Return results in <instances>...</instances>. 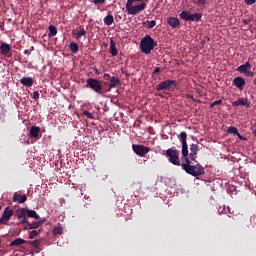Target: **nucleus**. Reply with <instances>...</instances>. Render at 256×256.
<instances>
[{"instance_id":"603ef678","label":"nucleus","mask_w":256,"mask_h":256,"mask_svg":"<svg viewBox=\"0 0 256 256\" xmlns=\"http://www.w3.org/2000/svg\"><path fill=\"white\" fill-rule=\"evenodd\" d=\"M194 103H199V104H201V103H203L201 100H197L196 99V101H194Z\"/></svg>"},{"instance_id":"c85d7f7f","label":"nucleus","mask_w":256,"mask_h":256,"mask_svg":"<svg viewBox=\"0 0 256 256\" xmlns=\"http://www.w3.org/2000/svg\"><path fill=\"white\" fill-rule=\"evenodd\" d=\"M197 7H205L207 5V0H190Z\"/></svg>"},{"instance_id":"3c124183","label":"nucleus","mask_w":256,"mask_h":256,"mask_svg":"<svg viewBox=\"0 0 256 256\" xmlns=\"http://www.w3.org/2000/svg\"><path fill=\"white\" fill-rule=\"evenodd\" d=\"M243 23H244L245 25H249V20H243Z\"/></svg>"},{"instance_id":"393cba45","label":"nucleus","mask_w":256,"mask_h":256,"mask_svg":"<svg viewBox=\"0 0 256 256\" xmlns=\"http://www.w3.org/2000/svg\"><path fill=\"white\" fill-rule=\"evenodd\" d=\"M25 243H27V240L17 238L10 243V247H19V245H25Z\"/></svg>"},{"instance_id":"864d4df0","label":"nucleus","mask_w":256,"mask_h":256,"mask_svg":"<svg viewBox=\"0 0 256 256\" xmlns=\"http://www.w3.org/2000/svg\"><path fill=\"white\" fill-rule=\"evenodd\" d=\"M30 51H35V47L32 46V47L30 48Z\"/></svg>"},{"instance_id":"9b49d317","label":"nucleus","mask_w":256,"mask_h":256,"mask_svg":"<svg viewBox=\"0 0 256 256\" xmlns=\"http://www.w3.org/2000/svg\"><path fill=\"white\" fill-rule=\"evenodd\" d=\"M13 209L11 207H6L1 218H0V225H7L11 217H13Z\"/></svg>"},{"instance_id":"4c0bfd02","label":"nucleus","mask_w":256,"mask_h":256,"mask_svg":"<svg viewBox=\"0 0 256 256\" xmlns=\"http://www.w3.org/2000/svg\"><path fill=\"white\" fill-rule=\"evenodd\" d=\"M92 3H94V5H103L105 0H93Z\"/></svg>"},{"instance_id":"4d7b16f0","label":"nucleus","mask_w":256,"mask_h":256,"mask_svg":"<svg viewBox=\"0 0 256 256\" xmlns=\"http://www.w3.org/2000/svg\"><path fill=\"white\" fill-rule=\"evenodd\" d=\"M1 209H2V206L0 205V211H1Z\"/></svg>"},{"instance_id":"f3484780","label":"nucleus","mask_w":256,"mask_h":256,"mask_svg":"<svg viewBox=\"0 0 256 256\" xmlns=\"http://www.w3.org/2000/svg\"><path fill=\"white\" fill-rule=\"evenodd\" d=\"M167 23L170 25V27H173V29H177V27H180L181 22L179 21V18L177 17H169L167 18Z\"/></svg>"},{"instance_id":"f704fd0d","label":"nucleus","mask_w":256,"mask_h":256,"mask_svg":"<svg viewBox=\"0 0 256 256\" xmlns=\"http://www.w3.org/2000/svg\"><path fill=\"white\" fill-rule=\"evenodd\" d=\"M83 115L85 116V117H87L88 119H94L95 117L93 116V113H91V112H89V111H87V110H85L84 112H83Z\"/></svg>"},{"instance_id":"6e6552de","label":"nucleus","mask_w":256,"mask_h":256,"mask_svg":"<svg viewBox=\"0 0 256 256\" xmlns=\"http://www.w3.org/2000/svg\"><path fill=\"white\" fill-rule=\"evenodd\" d=\"M180 141L182 143V159H189V147L187 146V132L180 133Z\"/></svg>"},{"instance_id":"f257e3e1","label":"nucleus","mask_w":256,"mask_h":256,"mask_svg":"<svg viewBox=\"0 0 256 256\" xmlns=\"http://www.w3.org/2000/svg\"><path fill=\"white\" fill-rule=\"evenodd\" d=\"M181 161V167L188 173V175H192V177H200V175L205 173V168H203L201 164L193 165V162H191L189 158H182Z\"/></svg>"},{"instance_id":"8fccbe9b","label":"nucleus","mask_w":256,"mask_h":256,"mask_svg":"<svg viewBox=\"0 0 256 256\" xmlns=\"http://www.w3.org/2000/svg\"><path fill=\"white\" fill-rule=\"evenodd\" d=\"M24 55H31V50H24Z\"/></svg>"},{"instance_id":"c9c22d12","label":"nucleus","mask_w":256,"mask_h":256,"mask_svg":"<svg viewBox=\"0 0 256 256\" xmlns=\"http://www.w3.org/2000/svg\"><path fill=\"white\" fill-rule=\"evenodd\" d=\"M217 105H223V100H216L212 104H210L211 109Z\"/></svg>"},{"instance_id":"a19ab883","label":"nucleus","mask_w":256,"mask_h":256,"mask_svg":"<svg viewBox=\"0 0 256 256\" xmlns=\"http://www.w3.org/2000/svg\"><path fill=\"white\" fill-rule=\"evenodd\" d=\"M246 77H253L255 75L254 72H252L251 70H248L246 73H245Z\"/></svg>"},{"instance_id":"5701e85b","label":"nucleus","mask_w":256,"mask_h":256,"mask_svg":"<svg viewBox=\"0 0 256 256\" xmlns=\"http://www.w3.org/2000/svg\"><path fill=\"white\" fill-rule=\"evenodd\" d=\"M28 245H31L32 247H35L36 253H39L41 251V240H34V241H27Z\"/></svg>"},{"instance_id":"49530a36","label":"nucleus","mask_w":256,"mask_h":256,"mask_svg":"<svg viewBox=\"0 0 256 256\" xmlns=\"http://www.w3.org/2000/svg\"><path fill=\"white\" fill-rule=\"evenodd\" d=\"M236 135H237L238 139H240V141H245V137H243L239 132Z\"/></svg>"},{"instance_id":"58836bf2","label":"nucleus","mask_w":256,"mask_h":256,"mask_svg":"<svg viewBox=\"0 0 256 256\" xmlns=\"http://www.w3.org/2000/svg\"><path fill=\"white\" fill-rule=\"evenodd\" d=\"M32 99H34L35 101H37L39 99V91H34L33 92Z\"/></svg>"},{"instance_id":"7c9ffc66","label":"nucleus","mask_w":256,"mask_h":256,"mask_svg":"<svg viewBox=\"0 0 256 256\" xmlns=\"http://www.w3.org/2000/svg\"><path fill=\"white\" fill-rule=\"evenodd\" d=\"M57 35V27L50 25L48 37H55Z\"/></svg>"},{"instance_id":"5fc2aeb1","label":"nucleus","mask_w":256,"mask_h":256,"mask_svg":"<svg viewBox=\"0 0 256 256\" xmlns=\"http://www.w3.org/2000/svg\"><path fill=\"white\" fill-rule=\"evenodd\" d=\"M189 161L191 162L194 161V163H197V160H191V158H189Z\"/></svg>"},{"instance_id":"a878e982","label":"nucleus","mask_w":256,"mask_h":256,"mask_svg":"<svg viewBox=\"0 0 256 256\" xmlns=\"http://www.w3.org/2000/svg\"><path fill=\"white\" fill-rule=\"evenodd\" d=\"M26 217H30V219H40L39 214L35 210L27 209Z\"/></svg>"},{"instance_id":"de8ad7c7","label":"nucleus","mask_w":256,"mask_h":256,"mask_svg":"<svg viewBox=\"0 0 256 256\" xmlns=\"http://www.w3.org/2000/svg\"><path fill=\"white\" fill-rule=\"evenodd\" d=\"M134 187H137L138 189H141V183H139V182L135 183Z\"/></svg>"},{"instance_id":"72a5a7b5","label":"nucleus","mask_w":256,"mask_h":256,"mask_svg":"<svg viewBox=\"0 0 256 256\" xmlns=\"http://www.w3.org/2000/svg\"><path fill=\"white\" fill-rule=\"evenodd\" d=\"M41 233V230L37 231V230H32L29 233V239H35L37 237V235H39Z\"/></svg>"},{"instance_id":"ddd939ff","label":"nucleus","mask_w":256,"mask_h":256,"mask_svg":"<svg viewBox=\"0 0 256 256\" xmlns=\"http://www.w3.org/2000/svg\"><path fill=\"white\" fill-rule=\"evenodd\" d=\"M232 107H251V102L247 98H238L232 102Z\"/></svg>"},{"instance_id":"7ed1b4c3","label":"nucleus","mask_w":256,"mask_h":256,"mask_svg":"<svg viewBox=\"0 0 256 256\" xmlns=\"http://www.w3.org/2000/svg\"><path fill=\"white\" fill-rule=\"evenodd\" d=\"M156 45L157 41H155L150 35H146L140 42V50L145 55H150Z\"/></svg>"},{"instance_id":"cd10ccee","label":"nucleus","mask_w":256,"mask_h":256,"mask_svg":"<svg viewBox=\"0 0 256 256\" xmlns=\"http://www.w3.org/2000/svg\"><path fill=\"white\" fill-rule=\"evenodd\" d=\"M115 19L113 18V15L109 14L104 18V25L110 26L113 25V22Z\"/></svg>"},{"instance_id":"e433bc0d","label":"nucleus","mask_w":256,"mask_h":256,"mask_svg":"<svg viewBox=\"0 0 256 256\" xmlns=\"http://www.w3.org/2000/svg\"><path fill=\"white\" fill-rule=\"evenodd\" d=\"M27 217H28V216H25L24 218H20V219H22V220L20 221V223H21L22 225H27L26 229H28V227H29V221L27 220Z\"/></svg>"},{"instance_id":"bb28decb","label":"nucleus","mask_w":256,"mask_h":256,"mask_svg":"<svg viewBox=\"0 0 256 256\" xmlns=\"http://www.w3.org/2000/svg\"><path fill=\"white\" fill-rule=\"evenodd\" d=\"M155 25H157V22L155 20H147L146 22H143V27H145L146 29H153Z\"/></svg>"},{"instance_id":"b1692460","label":"nucleus","mask_w":256,"mask_h":256,"mask_svg":"<svg viewBox=\"0 0 256 256\" xmlns=\"http://www.w3.org/2000/svg\"><path fill=\"white\" fill-rule=\"evenodd\" d=\"M45 223V220H39L33 223H28V229H39L41 225Z\"/></svg>"},{"instance_id":"c03bdc74","label":"nucleus","mask_w":256,"mask_h":256,"mask_svg":"<svg viewBox=\"0 0 256 256\" xmlns=\"http://www.w3.org/2000/svg\"><path fill=\"white\" fill-rule=\"evenodd\" d=\"M152 73H153V75H157V73H161V68L156 67Z\"/></svg>"},{"instance_id":"412c9836","label":"nucleus","mask_w":256,"mask_h":256,"mask_svg":"<svg viewBox=\"0 0 256 256\" xmlns=\"http://www.w3.org/2000/svg\"><path fill=\"white\" fill-rule=\"evenodd\" d=\"M15 217H17V219H23V218L27 217V208H20V209L16 210Z\"/></svg>"},{"instance_id":"4468645a","label":"nucleus","mask_w":256,"mask_h":256,"mask_svg":"<svg viewBox=\"0 0 256 256\" xmlns=\"http://www.w3.org/2000/svg\"><path fill=\"white\" fill-rule=\"evenodd\" d=\"M247 84V82L245 81V78L243 77H236L233 80V85L234 87H237V89H243V87H245V85Z\"/></svg>"},{"instance_id":"4be33fe9","label":"nucleus","mask_w":256,"mask_h":256,"mask_svg":"<svg viewBox=\"0 0 256 256\" xmlns=\"http://www.w3.org/2000/svg\"><path fill=\"white\" fill-rule=\"evenodd\" d=\"M21 85H24V87H33V78L31 77H23L20 80Z\"/></svg>"},{"instance_id":"ea45409f","label":"nucleus","mask_w":256,"mask_h":256,"mask_svg":"<svg viewBox=\"0 0 256 256\" xmlns=\"http://www.w3.org/2000/svg\"><path fill=\"white\" fill-rule=\"evenodd\" d=\"M111 77H112L111 75L105 73L104 76H103V79H104L105 81H111Z\"/></svg>"},{"instance_id":"6e6d98bb","label":"nucleus","mask_w":256,"mask_h":256,"mask_svg":"<svg viewBox=\"0 0 256 256\" xmlns=\"http://www.w3.org/2000/svg\"><path fill=\"white\" fill-rule=\"evenodd\" d=\"M253 83H254V85L256 86V78L254 79Z\"/></svg>"},{"instance_id":"2f4dec72","label":"nucleus","mask_w":256,"mask_h":256,"mask_svg":"<svg viewBox=\"0 0 256 256\" xmlns=\"http://www.w3.org/2000/svg\"><path fill=\"white\" fill-rule=\"evenodd\" d=\"M84 35H87V31H85V28H81L75 36V39H81L82 37H84Z\"/></svg>"},{"instance_id":"79ce46f5","label":"nucleus","mask_w":256,"mask_h":256,"mask_svg":"<svg viewBox=\"0 0 256 256\" xmlns=\"http://www.w3.org/2000/svg\"><path fill=\"white\" fill-rule=\"evenodd\" d=\"M54 233H58V235H62L63 234V229L55 228Z\"/></svg>"},{"instance_id":"37998d69","label":"nucleus","mask_w":256,"mask_h":256,"mask_svg":"<svg viewBox=\"0 0 256 256\" xmlns=\"http://www.w3.org/2000/svg\"><path fill=\"white\" fill-rule=\"evenodd\" d=\"M256 0H244V3H246L247 5H254Z\"/></svg>"},{"instance_id":"39448f33","label":"nucleus","mask_w":256,"mask_h":256,"mask_svg":"<svg viewBox=\"0 0 256 256\" xmlns=\"http://www.w3.org/2000/svg\"><path fill=\"white\" fill-rule=\"evenodd\" d=\"M146 7L147 4L145 2H142L135 6H133V2L126 3V11L128 15H137V13H140V11H145Z\"/></svg>"},{"instance_id":"2eb2a0df","label":"nucleus","mask_w":256,"mask_h":256,"mask_svg":"<svg viewBox=\"0 0 256 256\" xmlns=\"http://www.w3.org/2000/svg\"><path fill=\"white\" fill-rule=\"evenodd\" d=\"M198 152H199V147L197 146V144L190 145V154L188 159H190L191 161H195V159H197Z\"/></svg>"},{"instance_id":"09e8293b","label":"nucleus","mask_w":256,"mask_h":256,"mask_svg":"<svg viewBox=\"0 0 256 256\" xmlns=\"http://www.w3.org/2000/svg\"><path fill=\"white\" fill-rule=\"evenodd\" d=\"M135 1L141 2L143 0H127V3H135Z\"/></svg>"},{"instance_id":"f03ea898","label":"nucleus","mask_w":256,"mask_h":256,"mask_svg":"<svg viewBox=\"0 0 256 256\" xmlns=\"http://www.w3.org/2000/svg\"><path fill=\"white\" fill-rule=\"evenodd\" d=\"M86 87H89L97 95H105L107 90L103 87V81L96 78H88L86 80Z\"/></svg>"},{"instance_id":"a18cd8bd","label":"nucleus","mask_w":256,"mask_h":256,"mask_svg":"<svg viewBox=\"0 0 256 256\" xmlns=\"http://www.w3.org/2000/svg\"><path fill=\"white\" fill-rule=\"evenodd\" d=\"M186 99H191V101H197V99H195V97H193V95L191 94H186Z\"/></svg>"},{"instance_id":"dca6fc26","label":"nucleus","mask_w":256,"mask_h":256,"mask_svg":"<svg viewBox=\"0 0 256 256\" xmlns=\"http://www.w3.org/2000/svg\"><path fill=\"white\" fill-rule=\"evenodd\" d=\"M13 201L14 203H19V205H21L22 203H25V201H27V195H21L15 192L13 195Z\"/></svg>"},{"instance_id":"1a4fd4ad","label":"nucleus","mask_w":256,"mask_h":256,"mask_svg":"<svg viewBox=\"0 0 256 256\" xmlns=\"http://www.w3.org/2000/svg\"><path fill=\"white\" fill-rule=\"evenodd\" d=\"M132 149L136 155H139V157H145V155L151 151L149 147L139 144H133Z\"/></svg>"},{"instance_id":"f8f14e48","label":"nucleus","mask_w":256,"mask_h":256,"mask_svg":"<svg viewBox=\"0 0 256 256\" xmlns=\"http://www.w3.org/2000/svg\"><path fill=\"white\" fill-rule=\"evenodd\" d=\"M104 85L108 86V89H106V93H109L111 91V89H115V87H117L118 85H121V80L115 76H112L110 78V82H104Z\"/></svg>"},{"instance_id":"c756f323","label":"nucleus","mask_w":256,"mask_h":256,"mask_svg":"<svg viewBox=\"0 0 256 256\" xmlns=\"http://www.w3.org/2000/svg\"><path fill=\"white\" fill-rule=\"evenodd\" d=\"M70 50H71V53H79V45L75 42H71L70 43Z\"/></svg>"},{"instance_id":"20e7f679","label":"nucleus","mask_w":256,"mask_h":256,"mask_svg":"<svg viewBox=\"0 0 256 256\" xmlns=\"http://www.w3.org/2000/svg\"><path fill=\"white\" fill-rule=\"evenodd\" d=\"M166 155L168 157V161L172 163V165H176L177 167L181 166V160H179V150L173 146L166 150Z\"/></svg>"},{"instance_id":"6ab92c4d","label":"nucleus","mask_w":256,"mask_h":256,"mask_svg":"<svg viewBox=\"0 0 256 256\" xmlns=\"http://www.w3.org/2000/svg\"><path fill=\"white\" fill-rule=\"evenodd\" d=\"M236 71H239V73H243L245 75L248 71H251V64L249 61H247L245 64L240 65Z\"/></svg>"},{"instance_id":"a211bd4d","label":"nucleus","mask_w":256,"mask_h":256,"mask_svg":"<svg viewBox=\"0 0 256 256\" xmlns=\"http://www.w3.org/2000/svg\"><path fill=\"white\" fill-rule=\"evenodd\" d=\"M110 54L112 55V57H117V55L119 54V50H117V42H115V40L111 39L110 40Z\"/></svg>"},{"instance_id":"423d86ee","label":"nucleus","mask_w":256,"mask_h":256,"mask_svg":"<svg viewBox=\"0 0 256 256\" xmlns=\"http://www.w3.org/2000/svg\"><path fill=\"white\" fill-rule=\"evenodd\" d=\"M177 88V81L175 80H165L156 86V91H171Z\"/></svg>"},{"instance_id":"0eeeda50","label":"nucleus","mask_w":256,"mask_h":256,"mask_svg":"<svg viewBox=\"0 0 256 256\" xmlns=\"http://www.w3.org/2000/svg\"><path fill=\"white\" fill-rule=\"evenodd\" d=\"M201 17H203V14L201 13L191 14V12L187 10H183L180 13V19H182L183 21H195L197 23L201 21Z\"/></svg>"},{"instance_id":"473e14b6","label":"nucleus","mask_w":256,"mask_h":256,"mask_svg":"<svg viewBox=\"0 0 256 256\" xmlns=\"http://www.w3.org/2000/svg\"><path fill=\"white\" fill-rule=\"evenodd\" d=\"M227 133L231 135H239V130L233 126H230L227 130Z\"/></svg>"},{"instance_id":"9d476101","label":"nucleus","mask_w":256,"mask_h":256,"mask_svg":"<svg viewBox=\"0 0 256 256\" xmlns=\"http://www.w3.org/2000/svg\"><path fill=\"white\" fill-rule=\"evenodd\" d=\"M0 55L2 57H13V50L11 49V44H7L6 42H2L0 44Z\"/></svg>"},{"instance_id":"aec40b11","label":"nucleus","mask_w":256,"mask_h":256,"mask_svg":"<svg viewBox=\"0 0 256 256\" xmlns=\"http://www.w3.org/2000/svg\"><path fill=\"white\" fill-rule=\"evenodd\" d=\"M39 133H41V128L37 126H32L29 135L33 139H39Z\"/></svg>"}]
</instances>
